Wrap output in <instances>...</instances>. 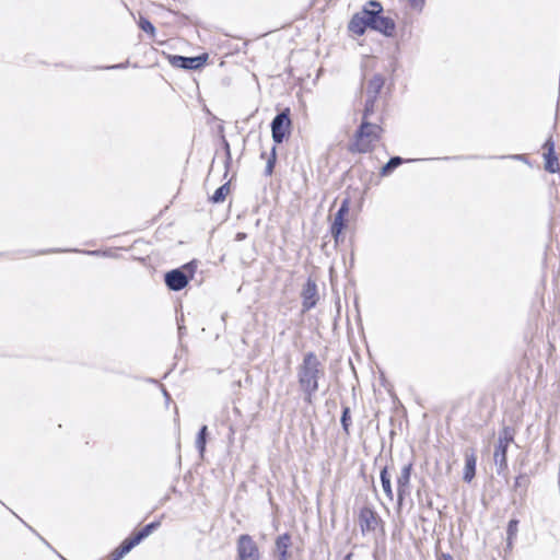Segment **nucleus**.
Segmentation results:
<instances>
[{"label": "nucleus", "mask_w": 560, "mask_h": 560, "mask_svg": "<svg viewBox=\"0 0 560 560\" xmlns=\"http://www.w3.org/2000/svg\"><path fill=\"white\" fill-rule=\"evenodd\" d=\"M292 121L290 118V108H285L278 114L271 122L272 139L276 143H281L291 133Z\"/></svg>", "instance_id": "obj_7"}, {"label": "nucleus", "mask_w": 560, "mask_h": 560, "mask_svg": "<svg viewBox=\"0 0 560 560\" xmlns=\"http://www.w3.org/2000/svg\"><path fill=\"white\" fill-rule=\"evenodd\" d=\"M513 441V430L511 428H504L500 434L499 445L495 451V455L501 453L505 455L509 444Z\"/></svg>", "instance_id": "obj_18"}, {"label": "nucleus", "mask_w": 560, "mask_h": 560, "mask_svg": "<svg viewBox=\"0 0 560 560\" xmlns=\"http://www.w3.org/2000/svg\"><path fill=\"white\" fill-rule=\"evenodd\" d=\"M180 459H182V456H178L177 457V465H180Z\"/></svg>", "instance_id": "obj_34"}, {"label": "nucleus", "mask_w": 560, "mask_h": 560, "mask_svg": "<svg viewBox=\"0 0 560 560\" xmlns=\"http://www.w3.org/2000/svg\"><path fill=\"white\" fill-rule=\"evenodd\" d=\"M291 535L289 533H283L276 538L275 547L276 552L278 555V560H289L291 555L289 552V548L291 547Z\"/></svg>", "instance_id": "obj_15"}, {"label": "nucleus", "mask_w": 560, "mask_h": 560, "mask_svg": "<svg viewBox=\"0 0 560 560\" xmlns=\"http://www.w3.org/2000/svg\"><path fill=\"white\" fill-rule=\"evenodd\" d=\"M261 158L267 160V165H266V170H265L266 175H268V176L272 175L273 168L276 165V160H277L276 148L273 147L269 154L262 153Z\"/></svg>", "instance_id": "obj_23"}, {"label": "nucleus", "mask_w": 560, "mask_h": 560, "mask_svg": "<svg viewBox=\"0 0 560 560\" xmlns=\"http://www.w3.org/2000/svg\"><path fill=\"white\" fill-rule=\"evenodd\" d=\"M384 78L380 74L371 78L365 85L366 101L364 108H368L370 104H373V114L376 110L377 96L384 86Z\"/></svg>", "instance_id": "obj_11"}, {"label": "nucleus", "mask_w": 560, "mask_h": 560, "mask_svg": "<svg viewBox=\"0 0 560 560\" xmlns=\"http://www.w3.org/2000/svg\"><path fill=\"white\" fill-rule=\"evenodd\" d=\"M231 194L230 183H225L220 186L212 196L209 197V201L212 203H222L225 201L226 197Z\"/></svg>", "instance_id": "obj_20"}, {"label": "nucleus", "mask_w": 560, "mask_h": 560, "mask_svg": "<svg viewBox=\"0 0 560 560\" xmlns=\"http://www.w3.org/2000/svg\"><path fill=\"white\" fill-rule=\"evenodd\" d=\"M412 464L404 465L401 472L397 479V501L402 504V501L408 493Z\"/></svg>", "instance_id": "obj_14"}, {"label": "nucleus", "mask_w": 560, "mask_h": 560, "mask_svg": "<svg viewBox=\"0 0 560 560\" xmlns=\"http://www.w3.org/2000/svg\"><path fill=\"white\" fill-rule=\"evenodd\" d=\"M438 560H454L453 556L450 553H441V556L438 558Z\"/></svg>", "instance_id": "obj_31"}, {"label": "nucleus", "mask_w": 560, "mask_h": 560, "mask_svg": "<svg viewBox=\"0 0 560 560\" xmlns=\"http://www.w3.org/2000/svg\"><path fill=\"white\" fill-rule=\"evenodd\" d=\"M137 545L128 536L120 545L113 550L109 560H121L127 553H129Z\"/></svg>", "instance_id": "obj_17"}, {"label": "nucleus", "mask_w": 560, "mask_h": 560, "mask_svg": "<svg viewBox=\"0 0 560 560\" xmlns=\"http://www.w3.org/2000/svg\"><path fill=\"white\" fill-rule=\"evenodd\" d=\"M324 375V368L314 352H307L298 369V381L305 394V400L312 404L314 394L319 388V380Z\"/></svg>", "instance_id": "obj_2"}, {"label": "nucleus", "mask_w": 560, "mask_h": 560, "mask_svg": "<svg viewBox=\"0 0 560 560\" xmlns=\"http://www.w3.org/2000/svg\"><path fill=\"white\" fill-rule=\"evenodd\" d=\"M302 307L303 312H307L313 308L317 303V285L315 281L308 279L306 283L303 285L302 290Z\"/></svg>", "instance_id": "obj_13"}, {"label": "nucleus", "mask_w": 560, "mask_h": 560, "mask_svg": "<svg viewBox=\"0 0 560 560\" xmlns=\"http://www.w3.org/2000/svg\"><path fill=\"white\" fill-rule=\"evenodd\" d=\"M380 521L377 513L370 506H363L360 510L359 514V525L361 532L364 534L366 532H373L376 528V525Z\"/></svg>", "instance_id": "obj_12"}, {"label": "nucleus", "mask_w": 560, "mask_h": 560, "mask_svg": "<svg viewBox=\"0 0 560 560\" xmlns=\"http://www.w3.org/2000/svg\"><path fill=\"white\" fill-rule=\"evenodd\" d=\"M514 539L506 538V548L505 550L511 551L513 549Z\"/></svg>", "instance_id": "obj_32"}, {"label": "nucleus", "mask_w": 560, "mask_h": 560, "mask_svg": "<svg viewBox=\"0 0 560 560\" xmlns=\"http://www.w3.org/2000/svg\"><path fill=\"white\" fill-rule=\"evenodd\" d=\"M351 187L347 189V197L341 201L340 208L334 214L330 222V234L335 241V245L342 244L345 242V234L351 229V196L349 195Z\"/></svg>", "instance_id": "obj_3"}, {"label": "nucleus", "mask_w": 560, "mask_h": 560, "mask_svg": "<svg viewBox=\"0 0 560 560\" xmlns=\"http://www.w3.org/2000/svg\"><path fill=\"white\" fill-rule=\"evenodd\" d=\"M404 160L399 156L392 158L381 170L382 176H387L390 174L396 167L401 165Z\"/></svg>", "instance_id": "obj_24"}, {"label": "nucleus", "mask_w": 560, "mask_h": 560, "mask_svg": "<svg viewBox=\"0 0 560 560\" xmlns=\"http://www.w3.org/2000/svg\"><path fill=\"white\" fill-rule=\"evenodd\" d=\"M341 425L347 435L350 433V425H351V416H350V408L348 406H345L342 408V415H341Z\"/></svg>", "instance_id": "obj_26"}, {"label": "nucleus", "mask_w": 560, "mask_h": 560, "mask_svg": "<svg viewBox=\"0 0 560 560\" xmlns=\"http://www.w3.org/2000/svg\"><path fill=\"white\" fill-rule=\"evenodd\" d=\"M381 483H382V488H383V491L384 493L386 494V497H388L390 500H393V489H392V482H390V476L387 471V467L384 466L381 470Z\"/></svg>", "instance_id": "obj_22"}, {"label": "nucleus", "mask_w": 560, "mask_h": 560, "mask_svg": "<svg viewBox=\"0 0 560 560\" xmlns=\"http://www.w3.org/2000/svg\"><path fill=\"white\" fill-rule=\"evenodd\" d=\"M208 59L209 55L207 52L196 57H183L177 55L167 56V60L173 67L187 70H198L203 68Z\"/></svg>", "instance_id": "obj_9"}, {"label": "nucleus", "mask_w": 560, "mask_h": 560, "mask_svg": "<svg viewBox=\"0 0 560 560\" xmlns=\"http://www.w3.org/2000/svg\"><path fill=\"white\" fill-rule=\"evenodd\" d=\"M236 560H260L257 542L248 534H242L236 541Z\"/></svg>", "instance_id": "obj_6"}, {"label": "nucleus", "mask_w": 560, "mask_h": 560, "mask_svg": "<svg viewBox=\"0 0 560 560\" xmlns=\"http://www.w3.org/2000/svg\"><path fill=\"white\" fill-rule=\"evenodd\" d=\"M411 9L421 11L425 4V0H407Z\"/></svg>", "instance_id": "obj_30"}, {"label": "nucleus", "mask_w": 560, "mask_h": 560, "mask_svg": "<svg viewBox=\"0 0 560 560\" xmlns=\"http://www.w3.org/2000/svg\"><path fill=\"white\" fill-rule=\"evenodd\" d=\"M542 158L545 161L544 167L547 172L552 174L560 172V163L555 151L552 137H549L542 144Z\"/></svg>", "instance_id": "obj_10"}, {"label": "nucleus", "mask_w": 560, "mask_h": 560, "mask_svg": "<svg viewBox=\"0 0 560 560\" xmlns=\"http://www.w3.org/2000/svg\"><path fill=\"white\" fill-rule=\"evenodd\" d=\"M372 18L371 7L366 4V7L351 18L348 24L349 32L357 36H362L368 27L371 28Z\"/></svg>", "instance_id": "obj_8"}, {"label": "nucleus", "mask_w": 560, "mask_h": 560, "mask_svg": "<svg viewBox=\"0 0 560 560\" xmlns=\"http://www.w3.org/2000/svg\"><path fill=\"white\" fill-rule=\"evenodd\" d=\"M138 24H139V27L142 31L149 33L151 36H154L155 28H154L153 24L149 20H147L144 18H140Z\"/></svg>", "instance_id": "obj_29"}, {"label": "nucleus", "mask_w": 560, "mask_h": 560, "mask_svg": "<svg viewBox=\"0 0 560 560\" xmlns=\"http://www.w3.org/2000/svg\"><path fill=\"white\" fill-rule=\"evenodd\" d=\"M498 475H504L508 470V457H494Z\"/></svg>", "instance_id": "obj_28"}, {"label": "nucleus", "mask_w": 560, "mask_h": 560, "mask_svg": "<svg viewBox=\"0 0 560 560\" xmlns=\"http://www.w3.org/2000/svg\"><path fill=\"white\" fill-rule=\"evenodd\" d=\"M368 5L371 7L373 13L371 28L384 34L385 36H393L396 31V24L392 18L382 15V4L372 0L368 2Z\"/></svg>", "instance_id": "obj_5"}, {"label": "nucleus", "mask_w": 560, "mask_h": 560, "mask_svg": "<svg viewBox=\"0 0 560 560\" xmlns=\"http://www.w3.org/2000/svg\"><path fill=\"white\" fill-rule=\"evenodd\" d=\"M528 477L526 475H518L514 481V492L520 497L521 500L524 499L526 494V488L528 486Z\"/></svg>", "instance_id": "obj_21"}, {"label": "nucleus", "mask_w": 560, "mask_h": 560, "mask_svg": "<svg viewBox=\"0 0 560 560\" xmlns=\"http://www.w3.org/2000/svg\"><path fill=\"white\" fill-rule=\"evenodd\" d=\"M351 557H352V555H351V553H348V555L345 557V559H343V560H351Z\"/></svg>", "instance_id": "obj_33"}, {"label": "nucleus", "mask_w": 560, "mask_h": 560, "mask_svg": "<svg viewBox=\"0 0 560 560\" xmlns=\"http://www.w3.org/2000/svg\"><path fill=\"white\" fill-rule=\"evenodd\" d=\"M207 434H208V428H207V425H202L198 433V436L196 439V448L200 454H203V452L206 451Z\"/></svg>", "instance_id": "obj_25"}, {"label": "nucleus", "mask_w": 560, "mask_h": 560, "mask_svg": "<svg viewBox=\"0 0 560 560\" xmlns=\"http://www.w3.org/2000/svg\"><path fill=\"white\" fill-rule=\"evenodd\" d=\"M372 115L373 104H370L368 108L363 109L361 124L348 144L349 152L360 154L371 153L382 141L384 135L383 119L380 118L377 122H372Z\"/></svg>", "instance_id": "obj_1"}, {"label": "nucleus", "mask_w": 560, "mask_h": 560, "mask_svg": "<svg viewBox=\"0 0 560 560\" xmlns=\"http://www.w3.org/2000/svg\"><path fill=\"white\" fill-rule=\"evenodd\" d=\"M161 526V521L155 520L149 524H145L138 530H133L129 537L133 540V542L138 546L142 540L149 537L154 530H156Z\"/></svg>", "instance_id": "obj_16"}, {"label": "nucleus", "mask_w": 560, "mask_h": 560, "mask_svg": "<svg viewBox=\"0 0 560 560\" xmlns=\"http://www.w3.org/2000/svg\"><path fill=\"white\" fill-rule=\"evenodd\" d=\"M197 269L195 261L185 264L180 269H174L165 275V283L173 291L184 289L190 279H192Z\"/></svg>", "instance_id": "obj_4"}, {"label": "nucleus", "mask_w": 560, "mask_h": 560, "mask_svg": "<svg viewBox=\"0 0 560 560\" xmlns=\"http://www.w3.org/2000/svg\"><path fill=\"white\" fill-rule=\"evenodd\" d=\"M520 521L515 517L511 518L506 527V538L515 539L518 532Z\"/></svg>", "instance_id": "obj_27"}, {"label": "nucleus", "mask_w": 560, "mask_h": 560, "mask_svg": "<svg viewBox=\"0 0 560 560\" xmlns=\"http://www.w3.org/2000/svg\"><path fill=\"white\" fill-rule=\"evenodd\" d=\"M477 457H466L463 472V480L467 483L471 482L476 476Z\"/></svg>", "instance_id": "obj_19"}]
</instances>
